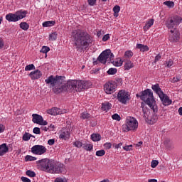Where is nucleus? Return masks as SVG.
Segmentation results:
<instances>
[{
    "label": "nucleus",
    "instance_id": "48",
    "mask_svg": "<svg viewBox=\"0 0 182 182\" xmlns=\"http://www.w3.org/2000/svg\"><path fill=\"white\" fill-rule=\"evenodd\" d=\"M122 149L125 150V151H130L133 149V145H126L123 146Z\"/></svg>",
    "mask_w": 182,
    "mask_h": 182
},
{
    "label": "nucleus",
    "instance_id": "41",
    "mask_svg": "<svg viewBox=\"0 0 182 182\" xmlns=\"http://www.w3.org/2000/svg\"><path fill=\"white\" fill-rule=\"evenodd\" d=\"M108 75H116L117 73V69L116 68H109L107 71Z\"/></svg>",
    "mask_w": 182,
    "mask_h": 182
},
{
    "label": "nucleus",
    "instance_id": "38",
    "mask_svg": "<svg viewBox=\"0 0 182 182\" xmlns=\"http://www.w3.org/2000/svg\"><path fill=\"white\" fill-rule=\"evenodd\" d=\"M26 174L28 177H36V173H35V171L31 170L26 171Z\"/></svg>",
    "mask_w": 182,
    "mask_h": 182
},
{
    "label": "nucleus",
    "instance_id": "37",
    "mask_svg": "<svg viewBox=\"0 0 182 182\" xmlns=\"http://www.w3.org/2000/svg\"><path fill=\"white\" fill-rule=\"evenodd\" d=\"M82 147L85 150H87V151H91V150H93V145L92 144H83Z\"/></svg>",
    "mask_w": 182,
    "mask_h": 182
},
{
    "label": "nucleus",
    "instance_id": "10",
    "mask_svg": "<svg viewBox=\"0 0 182 182\" xmlns=\"http://www.w3.org/2000/svg\"><path fill=\"white\" fill-rule=\"evenodd\" d=\"M181 21V17L178 16H174L173 17L169 18V19L167 21L166 26L167 28H168V29H173L174 26L180 25Z\"/></svg>",
    "mask_w": 182,
    "mask_h": 182
},
{
    "label": "nucleus",
    "instance_id": "12",
    "mask_svg": "<svg viewBox=\"0 0 182 182\" xmlns=\"http://www.w3.org/2000/svg\"><path fill=\"white\" fill-rule=\"evenodd\" d=\"M117 100L120 103L126 105V103H127V100H129V92L123 90H119L117 94Z\"/></svg>",
    "mask_w": 182,
    "mask_h": 182
},
{
    "label": "nucleus",
    "instance_id": "64",
    "mask_svg": "<svg viewBox=\"0 0 182 182\" xmlns=\"http://www.w3.org/2000/svg\"><path fill=\"white\" fill-rule=\"evenodd\" d=\"M149 182H157V179H149Z\"/></svg>",
    "mask_w": 182,
    "mask_h": 182
},
{
    "label": "nucleus",
    "instance_id": "3",
    "mask_svg": "<svg viewBox=\"0 0 182 182\" xmlns=\"http://www.w3.org/2000/svg\"><path fill=\"white\" fill-rule=\"evenodd\" d=\"M136 97H140L141 100H143L146 105L149 106L151 110H154L155 112H157V105L156 104V100H154V96H153V91L150 89H146L140 92V95L136 94Z\"/></svg>",
    "mask_w": 182,
    "mask_h": 182
},
{
    "label": "nucleus",
    "instance_id": "28",
    "mask_svg": "<svg viewBox=\"0 0 182 182\" xmlns=\"http://www.w3.org/2000/svg\"><path fill=\"white\" fill-rule=\"evenodd\" d=\"M133 63L131 60H127L124 65V70H129L132 68H134Z\"/></svg>",
    "mask_w": 182,
    "mask_h": 182
},
{
    "label": "nucleus",
    "instance_id": "57",
    "mask_svg": "<svg viewBox=\"0 0 182 182\" xmlns=\"http://www.w3.org/2000/svg\"><path fill=\"white\" fill-rule=\"evenodd\" d=\"M110 39V36L109 34H106L102 37V41L106 42V41H109Z\"/></svg>",
    "mask_w": 182,
    "mask_h": 182
},
{
    "label": "nucleus",
    "instance_id": "23",
    "mask_svg": "<svg viewBox=\"0 0 182 182\" xmlns=\"http://www.w3.org/2000/svg\"><path fill=\"white\" fill-rule=\"evenodd\" d=\"M154 23V19L150 18L148 21H146V25L144 26L143 30L146 32L153 26Z\"/></svg>",
    "mask_w": 182,
    "mask_h": 182
},
{
    "label": "nucleus",
    "instance_id": "21",
    "mask_svg": "<svg viewBox=\"0 0 182 182\" xmlns=\"http://www.w3.org/2000/svg\"><path fill=\"white\" fill-rule=\"evenodd\" d=\"M16 15L18 21H21V19H23V18H26V15H28V11L25 10H19L16 12Z\"/></svg>",
    "mask_w": 182,
    "mask_h": 182
},
{
    "label": "nucleus",
    "instance_id": "8",
    "mask_svg": "<svg viewBox=\"0 0 182 182\" xmlns=\"http://www.w3.org/2000/svg\"><path fill=\"white\" fill-rule=\"evenodd\" d=\"M65 79L63 76L53 75L49 76L47 79L45 80L46 85H50V87L56 89V87H60L62 86V80Z\"/></svg>",
    "mask_w": 182,
    "mask_h": 182
},
{
    "label": "nucleus",
    "instance_id": "39",
    "mask_svg": "<svg viewBox=\"0 0 182 182\" xmlns=\"http://www.w3.org/2000/svg\"><path fill=\"white\" fill-rule=\"evenodd\" d=\"M105 154H106V151L104 149L96 151V156L98 157H103Z\"/></svg>",
    "mask_w": 182,
    "mask_h": 182
},
{
    "label": "nucleus",
    "instance_id": "42",
    "mask_svg": "<svg viewBox=\"0 0 182 182\" xmlns=\"http://www.w3.org/2000/svg\"><path fill=\"white\" fill-rule=\"evenodd\" d=\"M132 56H133V52H132V50H127L124 53V57L128 58V59H130V58H132Z\"/></svg>",
    "mask_w": 182,
    "mask_h": 182
},
{
    "label": "nucleus",
    "instance_id": "16",
    "mask_svg": "<svg viewBox=\"0 0 182 182\" xmlns=\"http://www.w3.org/2000/svg\"><path fill=\"white\" fill-rule=\"evenodd\" d=\"M159 98H160L161 101L162 102V105H164V106H170V105H171V103L173 102V101H171V100H170L168 96H167V95H166L164 93L162 94L161 95H160Z\"/></svg>",
    "mask_w": 182,
    "mask_h": 182
},
{
    "label": "nucleus",
    "instance_id": "61",
    "mask_svg": "<svg viewBox=\"0 0 182 182\" xmlns=\"http://www.w3.org/2000/svg\"><path fill=\"white\" fill-rule=\"evenodd\" d=\"M5 132V126L4 124H0V133H4Z\"/></svg>",
    "mask_w": 182,
    "mask_h": 182
},
{
    "label": "nucleus",
    "instance_id": "19",
    "mask_svg": "<svg viewBox=\"0 0 182 182\" xmlns=\"http://www.w3.org/2000/svg\"><path fill=\"white\" fill-rule=\"evenodd\" d=\"M6 19L9 22H18V21H19L18 19V16H16V13H15V14L10 13V14H7L6 16Z\"/></svg>",
    "mask_w": 182,
    "mask_h": 182
},
{
    "label": "nucleus",
    "instance_id": "7",
    "mask_svg": "<svg viewBox=\"0 0 182 182\" xmlns=\"http://www.w3.org/2000/svg\"><path fill=\"white\" fill-rule=\"evenodd\" d=\"M139 127V122L134 117H129L127 118L125 124L122 125V130L124 132L132 130H136Z\"/></svg>",
    "mask_w": 182,
    "mask_h": 182
},
{
    "label": "nucleus",
    "instance_id": "29",
    "mask_svg": "<svg viewBox=\"0 0 182 182\" xmlns=\"http://www.w3.org/2000/svg\"><path fill=\"white\" fill-rule=\"evenodd\" d=\"M76 89V90H78V92L83 90V81L77 80Z\"/></svg>",
    "mask_w": 182,
    "mask_h": 182
},
{
    "label": "nucleus",
    "instance_id": "33",
    "mask_svg": "<svg viewBox=\"0 0 182 182\" xmlns=\"http://www.w3.org/2000/svg\"><path fill=\"white\" fill-rule=\"evenodd\" d=\"M20 28H21L23 31H28L29 29V24L26 22H21L20 23Z\"/></svg>",
    "mask_w": 182,
    "mask_h": 182
},
{
    "label": "nucleus",
    "instance_id": "63",
    "mask_svg": "<svg viewBox=\"0 0 182 182\" xmlns=\"http://www.w3.org/2000/svg\"><path fill=\"white\" fill-rule=\"evenodd\" d=\"M178 113L180 114V116H182V107H181L179 109H178Z\"/></svg>",
    "mask_w": 182,
    "mask_h": 182
},
{
    "label": "nucleus",
    "instance_id": "25",
    "mask_svg": "<svg viewBox=\"0 0 182 182\" xmlns=\"http://www.w3.org/2000/svg\"><path fill=\"white\" fill-rule=\"evenodd\" d=\"M136 49H139L141 52H147L149 51V46L143 44H137Z\"/></svg>",
    "mask_w": 182,
    "mask_h": 182
},
{
    "label": "nucleus",
    "instance_id": "35",
    "mask_svg": "<svg viewBox=\"0 0 182 182\" xmlns=\"http://www.w3.org/2000/svg\"><path fill=\"white\" fill-rule=\"evenodd\" d=\"M36 159V157L32 156L31 155H27L25 156V161H35Z\"/></svg>",
    "mask_w": 182,
    "mask_h": 182
},
{
    "label": "nucleus",
    "instance_id": "30",
    "mask_svg": "<svg viewBox=\"0 0 182 182\" xmlns=\"http://www.w3.org/2000/svg\"><path fill=\"white\" fill-rule=\"evenodd\" d=\"M113 11H114V16H115V18H117V16H119V12H120V6L116 5L113 8Z\"/></svg>",
    "mask_w": 182,
    "mask_h": 182
},
{
    "label": "nucleus",
    "instance_id": "5",
    "mask_svg": "<svg viewBox=\"0 0 182 182\" xmlns=\"http://www.w3.org/2000/svg\"><path fill=\"white\" fill-rule=\"evenodd\" d=\"M141 107L142 109V112L144 114V117L145 119V122L148 123V124H154L159 119V117H157V112H159V108L157 107V112H150V109H147V107H146L145 103L141 104Z\"/></svg>",
    "mask_w": 182,
    "mask_h": 182
},
{
    "label": "nucleus",
    "instance_id": "60",
    "mask_svg": "<svg viewBox=\"0 0 182 182\" xmlns=\"http://www.w3.org/2000/svg\"><path fill=\"white\" fill-rule=\"evenodd\" d=\"M48 144H49V146H53V144H55V139H49L48 141Z\"/></svg>",
    "mask_w": 182,
    "mask_h": 182
},
{
    "label": "nucleus",
    "instance_id": "53",
    "mask_svg": "<svg viewBox=\"0 0 182 182\" xmlns=\"http://www.w3.org/2000/svg\"><path fill=\"white\" fill-rule=\"evenodd\" d=\"M122 146H123V143H119V144H113V147L118 150V149H122Z\"/></svg>",
    "mask_w": 182,
    "mask_h": 182
},
{
    "label": "nucleus",
    "instance_id": "26",
    "mask_svg": "<svg viewBox=\"0 0 182 182\" xmlns=\"http://www.w3.org/2000/svg\"><path fill=\"white\" fill-rule=\"evenodd\" d=\"M102 136L100 134H92L91 135V139L92 141H100Z\"/></svg>",
    "mask_w": 182,
    "mask_h": 182
},
{
    "label": "nucleus",
    "instance_id": "2",
    "mask_svg": "<svg viewBox=\"0 0 182 182\" xmlns=\"http://www.w3.org/2000/svg\"><path fill=\"white\" fill-rule=\"evenodd\" d=\"M36 164L40 166V169L42 171L46 173H50V174H60V173H65L66 168L63 164H53V161L49 159H43L36 161Z\"/></svg>",
    "mask_w": 182,
    "mask_h": 182
},
{
    "label": "nucleus",
    "instance_id": "58",
    "mask_svg": "<svg viewBox=\"0 0 182 182\" xmlns=\"http://www.w3.org/2000/svg\"><path fill=\"white\" fill-rule=\"evenodd\" d=\"M160 59H161V55H160V54H158L156 57H155V60L153 62L154 63H156L157 62H159L160 60Z\"/></svg>",
    "mask_w": 182,
    "mask_h": 182
},
{
    "label": "nucleus",
    "instance_id": "1",
    "mask_svg": "<svg viewBox=\"0 0 182 182\" xmlns=\"http://www.w3.org/2000/svg\"><path fill=\"white\" fill-rule=\"evenodd\" d=\"M71 38L73 42V46L77 50L87 49L93 43L92 36L87 31H85V30L77 29L73 31Z\"/></svg>",
    "mask_w": 182,
    "mask_h": 182
},
{
    "label": "nucleus",
    "instance_id": "36",
    "mask_svg": "<svg viewBox=\"0 0 182 182\" xmlns=\"http://www.w3.org/2000/svg\"><path fill=\"white\" fill-rule=\"evenodd\" d=\"M58 33L56 32L52 33L49 35V41H56Z\"/></svg>",
    "mask_w": 182,
    "mask_h": 182
},
{
    "label": "nucleus",
    "instance_id": "34",
    "mask_svg": "<svg viewBox=\"0 0 182 182\" xmlns=\"http://www.w3.org/2000/svg\"><path fill=\"white\" fill-rule=\"evenodd\" d=\"M111 63H112L114 65V66H122V65H123V60H122V59H118L117 61H112L111 62Z\"/></svg>",
    "mask_w": 182,
    "mask_h": 182
},
{
    "label": "nucleus",
    "instance_id": "24",
    "mask_svg": "<svg viewBox=\"0 0 182 182\" xmlns=\"http://www.w3.org/2000/svg\"><path fill=\"white\" fill-rule=\"evenodd\" d=\"M110 109H112V104L109 102L102 103L101 110H103L104 112H109Z\"/></svg>",
    "mask_w": 182,
    "mask_h": 182
},
{
    "label": "nucleus",
    "instance_id": "27",
    "mask_svg": "<svg viewBox=\"0 0 182 182\" xmlns=\"http://www.w3.org/2000/svg\"><path fill=\"white\" fill-rule=\"evenodd\" d=\"M55 23L56 21H45L43 23V28H48L49 26H54Z\"/></svg>",
    "mask_w": 182,
    "mask_h": 182
},
{
    "label": "nucleus",
    "instance_id": "44",
    "mask_svg": "<svg viewBox=\"0 0 182 182\" xmlns=\"http://www.w3.org/2000/svg\"><path fill=\"white\" fill-rule=\"evenodd\" d=\"M112 117L113 120H117V122H120V120H122V117H120V115L118 114H114Z\"/></svg>",
    "mask_w": 182,
    "mask_h": 182
},
{
    "label": "nucleus",
    "instance_id": "47",
    "mask_svg": "<svg viewBox=\"0 0 182 182\" xmlns=\"http://www.w3.org/2000/svg\"><path fill=\"white\" fill-rule=\"evenodd\" d=\"M157 166H159V161L153 160L151 164V166L152 167V168H156Z\"/></svg>",
    "mask_w": 182,
    "mask_h": 182
},
{
    "label": "nucleus",
    "instance_id": "40",
    "mask_svg": "<svg viewBox=\"0 0 182 182\" xmlns=\"http://www.w3.org/2000/svg\"><path fill=\"white\" fill-rule=\"evenodd\" d=\"M164 5H166L168 8H173L174 7V2L170 1H166L164 2Z\"/></svg>",
    "mask_w": 182,
    "mask_h": 182
},
{
    "label": "nucleus",
    "instance_id": "49",
    "mask_svg": "<svg viewBox=\"0 0 182 182\" xmlns=\"http://www.w3.org/2000/svg\"><path fill=\"white\" fill-rule=\"evenodd\" d=\"M180 79H181V77L178 75L176 77H173L171 82L172 83H177V82H180Z\"/></svg>",
    "mask_w": 182,
    "mask_h": 182
},
{
    "label": "nucleus",
    "instance_id": "18",
    "mask_svg": "<svg viewBox=\"0 0 182 182\" xmlns=\"http://www.w3.org/2000/svg\"><path fill=\"white\" fill-rule=\"evenodd\" d=\"M29 76L32 80H36V79H41L42 77V72L39 70L31 72Z\"/></svg>",
    "mask_w": 182,
    "mask_h": 182
},
{
    "label": "nucleus",
    "instance_id": "15",
    "mask_svg": "<svg viewBox=\"0 0 182 182\" xmlns=\"http://www.w3.org/2000/svg\"><path fill=\"white\" fill-rule=\"evenodd\" d=\"M171 35L169 36V41L171 42H177L180 39V33L175 28L173 30H171Z\"/></svg>",
    "mask_w": 182,
    "mask_h": 182
},
{
    "label": "nucleus",
    "instance_id": "13",
    "mask_svg": "<svg viewBox=\"0 0 182 182\" xmlns=\"http://www.w3.org/2000/svg\"><path fill=\"white\" fill-rule=\"evenodd\" d=\"M32 117L33 123L40 124V126H46L48 124V122L43 120V117H42V115H39L38 114H33Z\"/></svg>",
    "mask_w": 182,
    "mask_h": 182
},
{
    "label": "nucleus",
    "instance_id": "31",
    "mask_svg": "<svg viewBox=\"0 0 182 182\" xmlns=\"http://www.w3.org/2000/svg\"><path fill=\"white\" fill-rule=\"evenodd\" d=\"M92 86V83L89 81H82V90H85V89H89Z\"/></svg>",
    "mask_w": 182,
    "mask_h": 182
},
{
    "label": "nucleus",
    "instance_id": "52",
    "mask_svg": "<svg viewBox=\"0 0 182 182\" xmlns=\"http://www.w3.org/2000/svg\"><path fill=\"white\" fill-rule=\"evenodd\" d=\"M74 146H75V147H78V149H80V147H83V144H82V142L80 141H77L74 142Z\"/></svg>",
    "mask_w": 182,
    "mask_h": 182
},
{
    "label": "nucleus",
    "instance_id": "20",
    "mask_svg": "<svg viewBox=\"0 0 182 182\" xmlns=\"http://www.w3.org/2000/svg\"><path fill=\"white\" fill-rule=\"evenodd\" d=\"M151 89L155 93H156V95H158L159 97H160V96H161L164 93L163 92V90H161V88H160L159 84H155L152 85Z\"/></svg>",
    "mask_w": 182,
    "mask_h": 182
},
{
    "label": "nucleus",
    "instance_id": "45",
    "mask_svg": "<svg viewBox=\"0 0 182 182\" xmlns=\"http://www.w3.org/2000/svg\"><path fill=\"white\" fill-rule=\"evenodd\" d=\"M33 69H35V65L33 64H30L28 65H26L25 67V70L28 71V70H33Z\"/></svg>",
    "mask_w": 182,
    "mask_h": 182
},
{
    "label": "nucleus",
    "instance_id": "11",
    "mask_svg": "<svg viewBox=\"0 0 182 182\" xmlns=\"http://www.w3.org/2000/svg\"><path fill=\"white\" fill-rule=\"evenodd\" d=\"M47 150L46 147L43 146V145H35L31 148V153L42 156V154H45Z\"/></svg>",
    "mask_w": 182,
    "mask_h": 182
},
{
    "label": "nucleus",
    "instance_id": "43",
    "mask_svg": "<svg viewBox=\"0 0 182 182\" xmlns=\"http://www.w3.org/2000/svg\"><path fill=\"white\" fill-rule=\"evenodd\" d=\"M49 50H50V48H49V47H48V46H43L41 50H40V52L41 53H47L48 52H49Z\"/></svg>",
    "mask_w": 182,
    "mask_h": 182
},
{
    "label": "nucleus",
    "instance_id": "6",
    "mask_svg": "<svg viewBox=\"0 0 182 182\" xmlns=\"http://www.w3.org/2000/svg\"><path fill=\"white\" fill-rule=\"evenodd\" d=\"M114 55L112 54V50L110 49L105 50L102 52L101 55H100L96 60L93 58V65H97V62L102 63L103 65H106L108 62L113 60Z\"/></svg>",
    "mask_w": 182,
    "mask_h": 182
},
{
    "label": "nucleus",
    "instance_id": "56",
    "mask_svg": "<svg viewBox=\"0 0 182 182\" xmlns=\"http://www.w3.org/2000/svg\"><path fill=\"white\" fill-rule=\"evenodd\" d=\"M166 67L167 68H171V66H173V63L172 61V60H169L166 63Z\"/></svg>",
    "mask_w": 182,
    "mask_h": 182
},
{
    "label": "nucleus",
    "instance_id": "62",
    "mask_svg": "<svg viewBox=\"0 0 182 182\" xmlns=\"http://www.w3.org/2000/svg\"><path fill=\"white\" fill-rule=\"evenodd\" d=\"M2 48H4V40L0 38V49H2Z\"/></svg>",
    "mask_w": 182,
    "mask_h": 182
},
{
    "label": "nucleus",
    "instance_id": "46",
    "mask_svg": "<svg viewBox=\"0 0 182 182\" xmlns=\"http://www.w3.org/2000/svg\"><path fill=\"white\" fill-rule=\"evenodd\" d=\"M89 117H90V114L87 113V112H82L81 114V118L82 119H89Z\"/></svg>",
    "mask_w": 182,
    "mask_h": 182
},
{
    "label": "nucleus",
    "instance_id": "32",
    "mask_svg": "<svg viewBox=\"0 0 182 182\" xmlns=\"http://www.w3.org/2000/svg\"><path fill=\"white\" fill-rule=\"evenodd\" d=\"M31 137H33V136H32V134H31L28 132H25V134L23 135V140L24 141H28L31 140Z\"/></svg>",
    "mask_w": 182,
    "mask_h": 182
},
{
    "label": "nucleus",
    "instance_id": "50",
    "mask_svg": "<svg viewBox=\"0 0 182 182\" xmlns=\"http://www.w3.org/2000/svg\"><path fill=\"white\" fill-rule=\"evenodd\" d=\"M104 147L105 150H110L112 149V143L107 142L104 144Z\"/></svg>",
    "mask_w": 182,
    "mask_h": 182
},
{
    "label": "nucleus",
    "instance_id": "51",
    "mask_svg": "<svg viewBox=\"0 0 182 182\" xmlns=\"http://www.w3.org/2000/svg\"><path fill=\"white\" fill-rule=\"evenodd\" d=\"M54 182H68V180H66V178L58 177L55 179Z\"/></svg>",
    "mask_w": 182,
    "mask_h": 182
},
{
    "label": "nucleus",
    "instance_id": "54",
    "mask_svg": "<svg viewBox=\"0 0 182 182\" xmlns=\"http://www.w3.org/2000/svg\"><path fill=\"white\" fill-rule=\"evenodd\" d=\"M33 133H34L35 134H41V129L39 127L33 128Z\"/></svg>",
    "mask_w": 182,
    "mask_h": 182
},
{
    "label": "nucleus",
    "instance_id": "55",
    "mask_svg": "<svg viewBox=\"0 0 182 182\" xmlns=\"http://www.w3.org/2000/svg\"><path fill=\"white\" fill-rule=\"evenodd\" d=\"M87 2L90 6H95V5L96 4V0H87Z\"/></svg>",
    "mask_w": 182,
    "mask_h": 182
},
{
    "label": "nucleus",
    "instance_id": "9",
    "mask_svg": "<svg viewBox=\"0 0 182 182\" xmlns=\"http://www.w3.org/2000/svg\"><path fill=\"white\" fill-rule=\"evenodd\" d=\"M117 88V83L113 80L109 81L104 85V90L107 95H112L114 93Z\"/></svg>",
    "mask_w": 182,
    "mask_h": 182
},
{
    "label": "nucleus",
    "instance_id": "17",
    "mask_svg": "<svg viewBox=\"0 0 182 182\" xmlns=\"http://www.w3.org/2000/svg\"><path fill=\"white\" fill-rule=\"evenodd\" d=\"M48 114H51V116H58V114H63V111L58 107H53L47 110Z\"/></svg>",
    "mask_w": 182,
    "mask_h": 182
},
{
    "label": "nucleus",
    "instance_id": "59",
    "mask_svg": "<svg viewBox=\"0 0 182 182\" xmlns=\"http://www.w3.org/2000/svg\"><path fill=\"white\" fill-rule=\"evenodd\" d=\"M21 180L23 182H31V179H29V178H28L26 177H24V176H22Z\"/></svg>",
    "mask_w": 182,
    "mask_h": 182
},
{
    "label": "nucleus",
    "instance_id": "14",
    "mask_svg": "<svg viewBox=\"0 0 182 182\" xmlns=\"http://www.w3.org/2000/svg\"><path fill=\"white\" fill-rule=\"evenodd\" d=\"M60 134L59 136L60 139L62 140H68L70 137V129L63 128L60 131Z\"/></svg>",
    "mask_w": 182,
    "mask_h": 182
},
{
    "label": "nucleus",
    "instance_id": "22",
    "mask_svg": "<svg viewBox=\"0 0 182 182\" xmlns=\"http://www.w3.org/2000/svg\"><path fill=\"white\" fill-rule=\"evenodd\" d=\"M9 151V148L6 146V144H2L0 145V156H5Z\"/></svg>",
    "mask_w": 182,
    "mask_h": 182
},
{
    "label": "nucleus",
    "instance_id": "4",
    "mask_svg": "<svg viewBox=\"0 0 182 182\" xmlns=\"http://www.w3.org/2000/svg\"><path fill=\"white\" fill-rule=\"evenodd\" d=\"M76 85H77V80H72L68 82L65 81V79L62 80L61 85L58 87L53 88V92L55 95H59L63 92H69L72 89H76Z\"/></svg>",
    "mask_w": 182,
    "mask_h": 182
}]
</instances>
